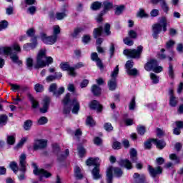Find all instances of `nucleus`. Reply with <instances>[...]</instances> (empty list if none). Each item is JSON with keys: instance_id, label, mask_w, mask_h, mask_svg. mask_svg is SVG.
Returning <instances> with one entry per match:
<instances>
[{"instance_id": "obj_1", "label": "nucleus", "mask_w": 183, "mask_h": 183, "mask_svg": "<svg viewBox=\"0 0 183 183\" xmlns=\"http://www.w3.org/2000/svg\"><path fill=\"white\" fill-rule=\"evenodd\" d=\"M62 104H64V114H69L71 112V107H73L71 109L72 114H78L79 111V102L76 99H73L71 101V94L68 93L64 97V99L62 100Z\"/></svg>"}, {"instance_id": "obj_2", "label": "nucleus", "mask_w": 183, "mask_h": 183, "mask_svg": "<svg viewBox=\"0 0 183 183\" xmlns=\"http://www.w3.org/2000/svg\"><path fill=\"white\" fill-rule=\"evenodd\" d=\"M61 34V27L59 25L53 26V34L51 36H46V34H41V39L46 45H54L58 41V35Z\"/></svg>"}, {"instance_id": "obj_3", "label": "nucleus", "mask_w": 183, "mask_h": 183, "mask_svg": "<svg viewBox=\"0 0 183 183\" xmlns=\"http://www.w3.org/2000/svg\"><path fill=\"white\" fill-rule=\"evenodd\" d=\"M162 29L164 32H167V18L165 17H162L160 20V24L157 23L152 26V36L154 39H157V38H158V34L161 33Z\"/></svg>"}, {"instance_id": "obj_4", "label": "nucleus", "mask_w": 183, "mask_h": 183, "mask_svg": "<svg viewBox=\"0 0 183 183\" xmlns=\"http://www.w3.org/2000/svg\"><path fill=\"white\" fill-rule=\"evenodd\" d=\"M10 48L11 51L8 55H10V59H11L12 62H14V64H16L17 65H22V61L19 60V56L17 54H19L21 51V46L16 43L13 44ZM13 51H15L17 54H13Z\"/></svg>"}, {"instance_id": "obj_5", "label": "nucleus", "mask_w": 183, "mask_h": 183, "mask_svg": "<svg viewBox=\"0 0 183 183\" xmlns=\"http://www.w3.org/2000/svg\"><path fill=\"white\" fill-rule=\"evenodd\" d=\"M46 55V49H42L39 51L37 57H36V63L34 65V68L38 69L39 68H45L46 66V62L45 61V58Z\"/></svg>"}, {"instance_id": "obj_6", "label": "nucleus", "mask_w": 183, "mask_h": 183, "mask_svg": "<svg viewBox=\"0 0 183 183\" xmlns=\"http://www.w3.org/2000/svg\"><path fill=\"white\" fill-rule=\"evenodd\" d=\"M144 69L148 72L153 71V72H155L156 74L162 72V66H158V61L155 59H151L147 62L144 66Z\"/></svg>"}, {"instance_id": "obj_7", "label": "nucleus", "mask_w": 183, "mask_h": 183, "mask_svg": "<svg viewBox=\"0 0 183 183\" xmlns=\"http://www.w3.org/2000/svg\"><path fill=\"white\" fill-rule=\"evenodd\" d=\"M112 172H114V176L117 177V178L121 177V176L124 174L122 170L119 169V167H109L107 170V183H112Z\"/></svg>"}, {"instance_id": "obj_8", "label": "nucleus", "mask_w": 183, "mask_h": 183, "mask_svg": "<svg viewBox=\"0 0 183 183\" xmlns=\"http://www.w3.org/2000/svg\"><path fill=\"white\" fill-rule=\"evenodd\" d=\"M144 51V46L142 45L137 46V49H124V55H128L130 58H141V54Z\"/></svg>"}, {"instance_id": "obj_9", "label": "nucleus", "mask_w": 183, "mask_h": 183, "mask_svg": "<svg viewBox=\"0 0 183 183\" xmlns=\"http://www.w3.org/2000/svg\"><path fill=\"white\" fill-rule=\"evenodd\" d=\"M119 72V66H116L114 71L112 72L111 76L112 79L108 82V86L110 91H114L117 89V76H118V74Z\"/></svg>"}, {"instance_id": "obj_10", "label": "nucleus", "mask_w": 183, "mask_h": 183, "mask_svg": "<svg viewBox=\"0 0 183 183\" xmlns=\"http://www.w3.org/2000/svg\"><path fill=\"white\" fill-rule=\"evenodd\" d=\"M26 155L25 154H21L20 155L19 158V165L20 168L19 170H20L23 174H20L19 176V181H23V179H25V174L24 172H26Z\"/></svg>"}, {"instance_id": "obj_11", "label": "nucleus", "mask_w": 183, "mask_h": 183, "mask_svg": "<svg viewBox=\"0 0 183 183\" xmlns=\"http://www.w3.org/2000/svg\"><path fill=\"white\" fill-rule=\"evenodd\" d=\"M52 149H53L54 154L57 155V159L59 161H62L63 159H65V158H66L69 155V149L65 150L64 154H62L61 152H59V151H60L59 146L56 144H53Z\"/></svg>"}, {"instance_id": "obj_12", "label": "nucleus", "mask_w": 183, "mask_h": 183, "mask_svg": "<svg viewBox=\"0 0 183 183\" xmlns=\"http://www.w3.org/2000/svg\"><path fill=\"white\" fill-rule=\"evenodd\" d=\"M59 66L61 69H62V71H68V74L69 75H70V76H76V72L75 71V69L69 66V64H68V62L63 61L60 64Z\"/></svg>"}, {"instance_id": "obj_13", "label": "nucleus", "mask_w": 183, "mask_h": 183, "mask_svg": "<svg viewBox=\"0 0 183 183\" xmlns=\"http://www.w3.org/2000/svg\"><path fill=\"white\" fill-rule=\"evenodd\" d=\"M57 88L58 86L56 84L54 83L50 85L49 91V92H52L54 97H59V95H62V94L65 92V88L60 87L58 90L56 89Z\"/></svg>"}, {"instance_id": "obj_14", "label": "nucleus", "mask_w": 183, "mask_h": 183, "mask_svg": "<svg viewBox=\"0 0 183 183\" xmlns=\"http://www.w3.org/2000/svg\"><path fill=\"white\" fill-rule=\"evenodd\" d=\"M46 145H48V140L37 139L34 141L33 149L34 151H38V149H44Z\"/></svg>"}, {"instance_id": "obj_15", "label": "nucleus", "mask_w": 183, "mask_h": 183, "mask_svg": "<svg viewBox=\"0 0 183 183\" xmlns=\"http://www.w3.org/2000/svg\"><path fill=\"white\" fill-rule=\"evenodd\" d=\"M32 165L35 168V169L33 171L34 175H41L42 177H45V178H49L52 176V174L48 172L46 170L44 169H38L35 163H33Z\"/></svg>"}, {"instance_id": "obj_16", "label": "nucleus", "mask_w": 183, "mask_h": 183, "mask_svg": "<svg viewBox=\"0 0 183 183\" xmlns=\"http://www.w3.org/2000/svg\"><path fill=\"white\" fill-rule=\"evenodd\" d=\"M148 171L152 177V178H156L157 175H161L162 174V168L161 167L158 166L156 168L152 167L151 165L148 166Z\"/></svg>"}, {"instance_id": "obj_17", "label": "nucleus", "mask_w": 183, "mask_h": 183, "mask_svg": "<svg viewBox=\"0 0 183 183\" xmlns=\"http://www.w3.org/2000/svg\"><path fill=\"white\" fill-rule=\"evenodd\" d=\"M49 104H51V98L45 97L43 99V103H42L43 107L40 108V112H41L42 114H45L48 112V108H49Z\"/></svg>"}, {"instance_id": "obj_18", "label": "nucleus", "mask_w": 183, "mask_h": 183, "mask_svg": "<svg viewBox=\"0 0 183 183\" xmlns=\"http://www.w3.org/2000/svg\"><path fill=\"white\" fill-rule=\"evenodd\" d=\"M100 162H101L99 161V158L90 157L86 161V164L89 167H91V165H94V167H97V168H98V167H99Z\"/></svg>"}, {"instance_id": "obj_19", "label": "nucleus", "mask_w": 183, "mask_h": 183, "mask_svg": "<svg viewBox=\"0 0 183 183\" xmlns=\"http://www.w3.org/2000/svg\"><path fill=\"white\" fill-rule=\"evenodd\" d=\"M91 109H97V112H102V106L97 100H94L89 105Z\"/></svg>"}, {"instance_id": "obj_20", "label": "nucleus", "mask_w": 183, "mask_h": 183, "mask_svg": "<svg viewBox=\"0 0 183 183\" xmlns=\"http://www.w3.org/2000/svg\"><path fill=\"white\" fill-rule=\"evenodd\" d=\"M119 165H120V167H124L127 169H132V163L128 159H121L119 162Z\"/></svg>"}, {"instance_id": "obj_21", "label": "nucleus", "mask_w": 183, "mask_h": 183, "mask_svg": "<svg viewBox=\"0 0 183 183\" xmlns=\"http://www.w3.org/2000/svg\"><path fill=\"white\" fill-rule=\"evenodd\" d=\"M92 175L93 177V179L98 180V179H101V178L102 177V176L101 175V174H99V168L95 167L92 171Z\"/></svg>"}, {"instance_id": "obj_22", "label": "nucleus", "mask_w": 183, "mask_h": 183, "mask_svg": "<svg viewBox=\"0 0 183 183\" xmlns=\"http://www.w3.org/2000/svg\"><path fill=\"white\" fill-rule=\"evenodd\" d=\"M82 31H84V29L82 27H76L74 31L70 33V36L71 38H78Z\"/></svg>"}, {"instance_id": "obj_23", "label": "nucleus", "mask_w": 183, "mask_h": 183, "mask_svg": "<svg viewBox=\"0 0 183 183\" xmlns=\"http://www.w3.org/2000/svg\"><path fill=\"white\" fill-rule=\"evenodd\" d=\"M152 141L154 142V144L156 145L157 148H159V149H162L163 148H165V146L167 145L165 144V142H164V140H158L157 139H152Z\"/></svg>"}, {"instance_id": "obj_24", "label": "nucleus", "mask_w": 183, "mask_h": 183, "mask_svg": "<svg viewBox=\"0 0 183 183\" xmlns=\"http://www.w3.org/2000/svg\"><path fill=\"white\" fill-rule=\"evenodd\" d=\"M103 6H104V11L102 12L105 14V12L109 11V9H112L114 7V4L112 2H110L109 1H105L103 3Z\"/></svg>"}, {"instance_id": "obj_25", "label": "nucleus", "mask_w": 183, "mask_h": 183, "mask_svg": "<svg viewBox=\"0 0 183 183\" xmlns=\"http://www.w3.org/2000/svg\"><path fill=\"white\" fill-rule=\"evenodd\" d=\"M129 154L132 162H137V161H138V153L137 152V149H135L134 148L130 149Z\"/></svg>"}, {"instance_id": "obj_26", "label": "nucleus", "mask_w": 183, "mask_h": 183, "mask_svg": "<svg viewBox=\"0 0 183 183\" xmlns=\"http://www.w3.org/2000/svg\"><path fill=\"white\" fill-rule=\"evenodd\" d=\"M92 92L94 94V95H95V97L101 95V87L97 86V84H94L92 86Z\"/></svg>"}, {"instance_id": "obj_27", "label": "nucleus", "mask_w": 183, "mask_h": 183, "mask_svg": "<svg viewBox=\"0 0 183 183\" xmlns=\"http://www.w3.org/2000/svg\"><path fill=\"white\" fill-rule=\"evenodd\" d=\"M16 139V138L15 137V134L7 135L6 143L8 144V145H15Z\"/></svg>"}, {"instance_id": "obj_28", "label": "nucleus", "mask_w": 183, "mask_h": 183, "mask_svg": "<svg viewBox=\"0 0 183 183\" xmlns=\"http://www.w3.org/2000/svg\"><path fill=\"white\" fill-rule=\"evenodd\" d=\"M74 177L77 179H82V178H84V176L81 173V168H79L78 166H76L74 169Z\"/></svg>"}, {"instance_id": "obj_29", "label": "nucleus", "mask_w": 183, "mask_h": 183, "mask_svg": "<svg viewBox=\"0 0 183 183\" xmlns=\"http://www.w3.org/2000/svg\"><path fill=\"white\" fill-rule=\"evenodd\" d=\"M56 18L58 21H62L64 18H66V10L64 9L62 12H57L56 14Z\"/></svg>"}, {"instance_id": "obj_30", "label": "nucleus", "mask_w": 183, "mask_h": 183, "mask_svg": "<svg viewBox=\"0 0 183 183\" xmlns=\"http://www.w3.org/2000/svg\"><path fill=\"white\" fill-rule=\"evenodd\" d=\"M102 31H103L102 26H99V28L94 29L93 31L94 38L97 39L99 36H101V35H102Z\"/></svg>"}, {"instance_id": "obj_31", "label": "nucleus", "mask_w": 183, "mask_h": 183, "mask_svg": "<svg viewBox=\"0 0 183 183\" xmlns=\"http://www.w3.org/2000/svg\"><path fill=\"white\" fill-rule=\"evenodd\" d=\"M160 5L162 7V9L165 12L166 14H168V11H169V7L168 6V4H167V1L165 0H159Z\"/></svg>"}, {"instance_id": "obj_32", "label": "nucleus", "mask_w": 183, "mask_h": 183, "mask_svg": "<svg viewBox=\"0 0 183 183\" xmlns=\"http://www.w3.org/2000/svg\"><path fill=\"white\" fill-rule=\"evenodd\" d=\"M28 141V137H23L19 141V142L15 146L14 149H19L24 147V144H25Z\"/></svg>"}, {"instance_id": "obj_33", "label": "nucleus", "mask_w": 183, "mask_h": 183, "mask_svg": "<svg viewBox=\"0 0 183 183\" xmlns=\"http://www.w3.org/2000/svg\"><path fill=\"white\" fill-rule=\"evenodd\" d=\"M101 6H102V3L95 1L91 5V9L93 11H98V9H101Z\"/></svg>"}, {"instance_id": "obj_34", "label": "nucleus", "mask_w": 183, "mask_h": 183, "mask_svg": "<svg viewBox=\"0 0 183 183\" xmlns=\"http://www.w3.org/2000/svg\"><path fill=\"white\" fill-rule=\"evenodd\" d=\"M168 75H169V78H171L172 79H174V78L175 77L174 67L172 66V64L171 63H169V64Z\"/></svg>"}, {"instance_id": "obj_35", "label": "nucleus", "mask_w": 183, "mask_h": 183, "mask_svg": "<svg viewBox=\"0 0 183 183\" xmlns=\"http://www.w3.org/2000/svg\"><path fill=\"white\" fill-rule=\"evenodd\" d=\"M8 122V116L5 114L0 115V127H4L6 125Z\"/></svg>"}, {"instance_id": "obj_36", "label": "nucleus", "mask_w": 183, "mask_h": 183, "mask_svg": "<svg viewBox=\"0 0 183 183\" xmlns=\"http://www.w3.org/2000/svg\"><path fill=\"white\" fill-rule=\"evenodd\" d=\"M26 65L29 69H32L34 66V59L31 57H28L26 59Z\"/></svg>"}, {"instance_id": "obj_37", "label": "nucleus", "mask_w": 183, "mask_h": 183, "mask_svg": "<svg viewBox=\"0 0 183 183\" xmlns=\"http://www.w3.org/2000/svg\"><path fill=\"white\" fill-rule=\"evenodd\" d=\"M123 42L125 44V45H127V46H132V45H134V41L132 39H131V37H125L123 39Z\"/></svg>"}, {"instance_id": "obj_38", "label": "nucleus", "mask_w": 183, "mask_h": 183, "mask_svg": "<svg viewBox=\"0 0 183 183\" xmlns=\"http://www.w3.org/2000/svg\"><path fill=\"white\" fill-rule=\"evenodd\" d=\"M11 52V47L0 48V55H8Z\"/></svg>"}, {"instance_id": "obj_39", "label": "nucleus", "mask_w": 183, "mask_h": 183, "mask_svg": "<svg viewBox=\"0 0 183 183\" xmlns=\"http://www.w3.org/2000/svg\"><path fill=\"white\" fill-rule=\"evenodd\" d=\"M128 36L132 39H137L138 38V33L134 30H130L128 31Z\"/></svg>"}, {"instance_id": "obj_40", "label": "nucleus", "mask_w": 183, "mask_h": 183, "mask_svg": "<svg viewBox=\"0 0 183 183\" xmlns=\"http://www.w3.org/2000/svg\"><path fill=\"white\" fill-rule=\"evenodd\" d=\"M29 99L31 102V107L32 108H38V102L34 99V97H32L31 94L29 95Z\"/></svg>"}, {"instance_id": "obj_41", "label": "nucleus", "mask_w": 183, "mask_h": 183, "mask_svg": "<svg viewBox=\"0 0 183 183\" xmlns=\"http://www.w3.org/2000/svg\"><path fill=\"white\" fill-rule=\"evenodd\" d=\"M150 78L152 81V84H158V82H159V77L154 73L150 74Z\"/></svg>"}, {"instance_id": "obj_42", "label": "nucleus", "mask_w": 183, "mask_h": 183, "mask_svg": "<svg viewBox=\"0 0 183 183\" xmlns=\"http://www.w3.org/2000/svg\"><path fill=\"white\" fill-rule=\"evenodd\" d=\"M177 104H178V101L177 100V97L172 95L170 97L169 105L170 107H177Z\"/></svg>"}, {"instance_id": "obj_43", "label": "nucleus", "mask_w": 183, "mask_h": 183, "mask_svg": "<svg viewBox=\"0 0 183 183\" xmlns=\"http://www.w3.org/2000/svg\"><path fill=\"white\" fill-rule=\"evenodd\" d=\"M34 90L36 92H44V85L37 83L34 85Z\"/></svg>"}, {"instance_id": "obj_44", "label": "nucleus", "mask_w": 183, "mask_h": 183, "mask_svg": "<svg viewBox=\"0 0 183 183\" xmlns=\"http://www.w3.org/2000/svg\"><path fill=\"white\" fill-rule=\"evenodd\" d=\"M31 127H32V121L26 120L24 124V128L25 131H29V129H31Z\"/></svg>"}, {"instance_id": "obj_45", "label": "nucleus", "mask_w": 183, "mask_h": 183, "mask_svg": "<svg viewBox=\"0 0 183 183\" xmlns=\"http://www.w3.org/2000/svg\"><path fill=\"white\" fill-rule=\"evenodd\" d=\"M137 103L135 102V97H133L129 104V109L130 111H134L135 109V107Z\"/></svg>"}, {"instance_id": "obj_46", "label": "nucleus", "mask_w": 183, "mask_h": 183, "mask_svg": "<svg viewBox=\"0 0 183 183\" xmlns=\"http://www.w3.org/2000/svg\"><path fill=\"white\" fill-rule=\"evenodd\" d=\"M8 28V21L6 20L1 21L0 22V31H4Z\"/></svg>"}, {"instance_id": "obj_47", "label": "nucleus", "mask_w": 183, "mask_h": 183, "mask_svg": "<svg viewBox=\"0 0 183 183\" xmlns=\"http://www.w3.org/2000/svg\"><path fill=\"white\" fill-rule=\"evenodd\" d=\"M109 52L110 54V58H112V56H114V54L115 52V44H114V43L110 44Z\"/></svg>"}, {"instance_id": "obj_48", "label": "nucleus", "mask_w": 183, "mask_h": 183, "mask_svg": "<svg viewBox=\"0 0 183 183\" xmlns=\"http://www.w3.org/2000/svg\"><path fill=\"white\" fill-rule=\"evenodd\" d=\"M9 167L12 169L14 172H18V164L15 162H11L9 164Z\"/></svg>"}, {"instance_id": "obj_49", "label": "nucleus", "mask_w": 183, "mask_h": 183, "mask_svg": "<svg viewBox=\"0 0 183 183\" xmlns=\"http://www.w3.org/2000/svg\"><path fill=\"white\" fill-rule=\"evenodd\" d=\"M127 73L128 74V75L135 76V75H138V70L137 69H130L129 70H127Z\"/></svg>"}, {"instance_id": "obj_50", "label": "nucleus", "mask_w": 183, "mask_h": 183, "mask_svg": "<svg viewBox=\"0 0 183 183\" xmlns=\"http://www.w3.org/2000/svg\"><path fill=\"white\" fill-rule=\"evenodd\" d=\"M86 125H89V127H94L95 125V121L91 117H88L86 120Z\"/></svg>"}, {"instance_id": "obj_51", "label": "nucleus", "mask_w": 183, "mask_h": 183, "mask_svg": "<svg viewBox=\"0 0 183 183\" xmlns=\"http://www.w3.org/2000/svg\"><path fill=\"white\" fill-rule=\"evenodd\" d=\"M124 9H125L124 6H120L116 8L115 10V14L116 15H121L122 12L124 11Z\"/></svg>"}, {"instance_id": "obj_52", "label": "nucleus", "mask_w": 183, "mask_h": 183, "mask_svg": "<svg viewBox=\"0 0 183 183\" xmlns=\"http://www.w3.org/2000/svg\"><path fill=\"white\" fill-rule=\"evenodd\" d=\"M152 142H154V141H152V139H150L149 140L144 142V149H151V148L152 147Z\"/></svg>"}, {"instance_id": "obj_53", "label": "nucleus", "mask_w": 183, "mask_h": 183, "mask_svg": "<svg viewBox=\"0 0 183 183\" xmlns=\"http://www.w3.org/2000/svg\"><path fill=\"white\" fill-rule=\"evenodd\" d=\"M137 132L139 135H144L146 132L145 127L144 126L137 127Z\"/></svg>"}, {"instance_id": "obj_54", "label": "nucleus", "mask_w": 183, "mask_h": 183, "mask_svg": "<svg viewBox=\"0 0 183 183\" xmlns=\"http://www.w3.org/2000/svg\"><path fill=\"white\" fill-rule=\"evenodd\" d=\"M48 122V119L45 117H41L39 120H38V124L39 125H44V124H46Z\"/></svg>"}, {"instance_id": "obj_55", "label": "nucleus", "mask_w": 183, "mask_h": 183, "mask_svg": "<svg viewBox=\"0 0 183 183\" xmlns=\"http://www.w3.org/2000/svg\"><path fill=\"white\" fill-rule=\"evenodd\" d=\"M9 85L11 87V91H13L14 92H16V91L21 89V86L18 84H14L10 83Z\"/></svg>"}, {"instance_id": "obj_56", "label": "nucleus", "mask_w": 183, "mask_h": 183, "mask_svg": "<svg viewBox=\"0 0 183 183\" xmlns=\"http://www.w3.org/2000/svg\"><path fill=\"white\" fill-rule=\"evenodd\" d=\"M104 129L107 131L108 132L113 131L114 127H112V124L111 123H105L104 124Z\"/></svg>"}, {"instance_id": "obj_57", "label": "nucleus", "mask_w": 183, "mask_h": 183, "mask_svg": "<svg viewBox=\"0 0 183 183\" xmlns=\"http://www.w3.org/2000/svg\"><path fill=\"white\" fill-rule=\"evenodd\" d=\"M169 159H172V161H175L176 164L179 163V158L175 154H170Z\"/></svg>"}, {"instance_id": "obj_58", "label": "nucleus", "mask_w": 183, "mask_h": 183, "mask_svg": "<svg viewBox=\"0 0 183 183\" xmlns=\"http://www.w3.org/2000/svg\"><path fill=\"white\" fill-rule=\"evenodd\" d=\"M137 16H139V18H145L148 16V15L145 14V11L144 9H139L137 13Z\"/></svg>"}, {"instance_id": "obj_59", "label": "nucleus", "mask_w": 183, "mask_h": 183, "mask_svg": "<svg viewBox=\"0 0 183 183\" xmlns=\"http://www.w3.org/2000/svg\"><path fill=\"white\" fill-rule=\"evenodd\" d=\"M111 29V25L109 24H106L104 26V31L106 35H111V31H109Z\"/></svg>"}, {"instance_id": "obj_60", "label": "nucleus", "mask_w": 183, "mask_h": 183, "mask_svg": "<svg viewBox=\"0 0 183 183\" xmlns=\"http://www.w3.org/2000/svg\"><path fill=\"white\" fill-rule=\"evenodd\" d=\"M134 66V63L132 61H127L126 64H125V68L127 71H129L131 68H133Z\"/></svg>"}, {"instance_id": "obj_61", "label": "nucleus", "mask_w": 183, "mask_h": 183, "mask_svg": "<svg viewBox=\"0 0 183 183\" xmlns=\"http://www.w3.org/2000/svg\"><path fill=\"white\" fill-rule=\"evenodd\" d=\"M45 60H46L45 62H46L47 66L51 65L54 62V59L51 56H46Z\"/></svg>"}, {"instance_id": "obj_62", "label": "nucleus", "mask_w": 183, "mask_h": 183, "mask_svg": "<svg viewBox=\"0 0 183 183\" xmlns=\"http://www.w3.org/2000/svg\"><path fill=\"white\" fill-rule=\"evenodd\" d=\"M91 59L92 61H94V62H97L98 59H100L98 56V54L97 52H94L91 54Z\"/></svg>"}, {"instance_id": "obj_63", "label": "nucleus", "mask_w": 183, "mask_h": 183, "mask_svg": "<svg viewBox=\"0 0 183 183\" xmlns=\"http://www.w3.org/2000/svg\"><path fill=\"white\" fill-rule=\"evenodd\" d=\"M79 155L81 158L85 155V149L82 147L78 148Z\"/></svg>"}, {"instance_id": "obj_64", "label": "nucleus", "mask_w": 183, "mask_h": 183, "mask_svg": "<svg viewBox=\"0 0 183 183\" xmlns=\"http://www.w3.org/2000/svg\"><path fill=\"white\" fill-rule=\"evenodd\" d=\"M150 15L153 17L158 16V15H159V10L157 9H152L150 12Z\"/></svg>"}]
</instances>
